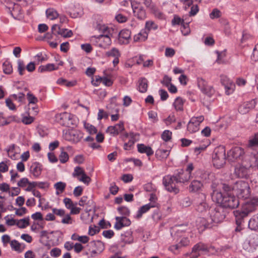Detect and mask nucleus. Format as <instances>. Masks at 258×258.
<instances>
[{"label": "nucleus", "mask_w": 258, "mask_h": 258, "mask_svg": "<svg viewBox=\"0 0 258 258\" xmlns=\"http://www.w3.org/2000/svg\"><path fill=\"white\" fill-rule=\"evenodd\" d=\"M158 26L152 21H147L145 25V29L147 32H149L152 29H157Z\"/></svg>", "instance_id": "nucleus-47"}, {"label": "nucleus", "mask_w": 258, "mask_h": 258, "mask_svg": "<svg viewBox=\"0 0 258 258\" xmlns=\"http://www.w3.org/2000/svg\"><path fill=\"white\" fill-rule=\"evenodd\" d=\"M172 133L169 130H166L162 134V139L165 142L169 141L171 139Z\"/></svg>", "instance_id": "nucleus-50"}, {"label": "nucleus", "mask_w": 258, "mask_h": 258, "mask_svg": "<svg viewBox=\"0 0 258 258\" xmlns=\"http://www.w3.org/2000/svg\"><path fill=\"white\" fill-rule=\"evenodd\" d=\"M203 186V183L199 180H193L189 186V190L191 192L199 191Z\"/></svg>", "instance_id": "nucleus-29"}, {"label": "nucleus", "mask_w": 258, "mask_h": 258, "mask_svg": "<svg viewBox=\"0 0 258 258\" xmlns=\"http://www.w3.org/2000/svg\"><path fill=\"white\" fill-rule=\"evenodd\" d=\"M131 37V32L128 30H122L119 34V40L123 43H127Z\"/></svg>", "instance_id": "nucleus-27"}, {"label": "nucleus", "mask_w": 258, "mask_h": 258, "mask_svg": "<svg viewBox=\"0 0 258 258\" xmlns=\"http://www.w3.org/2000/svg\"><path fill=\"white\" fill-rule=\"evenodd\" d=\"M148 32L146 29L142 30L139 33L134 35V41L135 42H143L147 40Z\"/></svg>", "instance_id": "nucleus-24"}, {"label": "nucleus", "mask_w": 258, "mask_h": 258, "mask_svg": "<svg viewBox=\"0 0 258 258\" xmlns=\"http://www.w3.org/2000/svg\"><path fill=\"white\" fill-rule=\"evenodd\" d=\"M3 71L6 74H10L13 72L12 64L6 60L3 63Z\"/></svg>", "instance_id": "nucleus-42"}, {"label": "nucleus", "mask_w": 258, "mask_h": 258, "mask_svg": "<svg viewBox=\"0 0 258 258\" xmlns=\"http://www.w3.org/2000/svg\"><path fill=\"white\" fill-rule=\"evenodd\" d=\"M137 148L139 152L140 153H145L148 156H150L154 153L153 150L150 147L145 146L143 144H138Z\"/></svg>", "instance_id": "nucleus-25"}, {"label": "nucleus", "mask_w": 258, "mask_h": 258, "mask_svg": "<svg viewBox=\"0 0 258 258\" xmlns=\"http://www.w3.org/2000/svg\"><path fill=\"white\" fill-rule=\"evenodd\" d=\"M83 137L82 133L78 130H71L66 133L64 138L73 143H78Z\"/></svg>", "instance_id": "nucleus-13"}, {"label": "nucleus", "mask_w": 258, "mask_h": 258, "mask_svg": "<svg viewBox=\"0 0 258 258\" xmlns=\"http://www.w3.org/2000/svg\"><path fill=\"white\" fill-rule=\"evenodd\" d=\"M25 66L23 61L18 60V70L20 75H23V72L25 70Z\"/></svg>", "instance_id": "nucleus-58"}, {"label": "nucleus", "mask_w": 258, "mask_h": 258, "mask_svg": "<svg viewBox=\"0 0 258 258\" xmlns=\"http://www.w3.org/2000/svg\"><path fill=\"white\" fill-rule=\"evenodd\" d=\"M11 247L16 251H21V244L16 240H13L11 241Z\"/></svg>", "instance_id": "nucleus-56"}, {"label": "nucleus", "mask_w": 258, "mask_h": 258, "mask_svg": "<svg viewBox=\"0 0 258 258\" xmlns=\"http://www.w3.org/2000/svg\"><path fill=\"white\" fill-rule=\"evenodd\" d=\"M29 217L17 220L16 225L20 228H25L30 225Z\"/></svg>", "instance_id": "nucleus-38"}, {"label": "nucleus", "mask_w": 258, "mask_h": 258, "mask_svg": "<svg viewBox=\"0 0 258 258\" xmlns=\"http://www.w3.org/2000/svg\"><path fill=\"white\" fill-rule=\"evenodd\" d=\"M250 166L256 167L258 165V153L254 152L249 155Z\"/></svg>", "instance_id": "nucleus-35"}, {"label": "nucleus", "mask_w": 258, "mask_h": 258, "mask_svg": "<svg viewBox=\"0 0 258 258\" xmlns=\"http://www.w3.org/2000/svg\"><path fill=\"white\" fill-rule=\"evenodd\" d=\"M177 183H178L177 176L168 175L163 177V183L168 191L178 193L179 190L176 186Z\"/></svg>", "instance_id": "nucleus-5"}, {"label": "nucleus", "mask_w": 258, "mask_h": 258, "mask_svg": "<svg viewBox=\"0 0 258 258\" xmlns=\"http://www.w3.org/2000/svg\"><path fill=\"white\" fill-rule=\"evenodd\" d=\"M78 179L79 181L83 182L85 184H88L90 181L91 178L88 175L86 174V173H84L80 177H78Z\"/></svg>", "instance_id": "nucleus-62"}, {"label": "nucleus", "mask_w": 258, "mask_h": 258, "mask_svg": "<svg viewBox=\"0 0 258 258\" xmlns=\"http://www.w3.org/2000/svg\"><path fill=\"white\" fill-rule=\"evenodd\" d=\"M79 205L83 207L86 206L87 208H89L88 209L89 211H91V208H93L95 207L94 203L91 197H82L79 202Z\"/></svg>", "instance_id": "nucleus-18"}, {"label": "nucleus", "mask_w": 258, "mask_h": 258, "mask_svg": "<svg viewBox=\"0 0 258 258\" xmlns=\"http://www.w3.org/2000/svg\"><path fill=\"white\" fill-rule=\"evenodd\" d=\"M209 208L208 204L206 203L205 201H203L202 202L197 203V205L196 206V210L197 211L200 213H203L204 212L206 211Z\"/></svg>", "instance_id": "nucleus-40"}, {"label": "nucleus", "mask_w": 258, "mask_h": 258, "mask_svg": "<svg viewBox=\"0 0 258 258\" xmlns=\"http://www.w3.org/2000/svg\"><path fill=\"white\" fill-rule=\"evenodd\" d=\"M123 130V123L122 122H119L115 125L108 126L106 132L112 136H117Z\"/></svg>", "instance_id": "nucleus-17"}, {"label": "nucleus", "mask_w": 258, "mask_h": 258, "mask_svg": "<svg viewBox=\"0 0 258 258\" xmlns=\"http://www.w3.org/2000/svg\"><path fill=\"white\" fill-rule=\"evenodd\" d=\"M15 148V145L14 144L10 145L8 149H6V151L10 157L12 159H15L16 158V155L14 153V150Z\"/></svg>", "instance_id": "nucleus-48"}, {"label": "nucleus", "mask_w": 258, "mask_h": 258, "mask_svg": "<svg viewBox=\"0 0 258 258\" xmlns=\"http://www.w3.org/2000/svg\"><path fill=\"white\" fill-rule=\"evenodd\" d=\"M116 222L114 225V227L117 230H119L123 227H125L120 217H116L115 218Z\"/></svg>", "instance_id": "nucleus-54"}, {"label": "nucleus", "mask_w": 258, "mask_h": 258, "mask_svg": "<svg viewBox=\"0 0 258 258\" xmlns=\"http://www.w3.org/2000/svg\"><path fill=\"white\" fill-rule=\"evenodd\" d=\"M84 170L80 166H77L75 168L74 172L73 173L74 177H79L85 173Z\"/></svg>", "instance_id": "nucleus-55"}, {"label": "nucleus", "mask_w": 258, "mask_h": 258, "mask_svg": "<svg viewBox=\"0 0 258 258\" xmlns=\"http://www.w3.org/2000/svg\"><path fill=\"white\" fill-rule=\"evenodd\" d=\"M233 190L239 198L246 199L250 195L248 184L244 181L236 182L233 187Z\"/></svg>", "instance_id": "nucleus-4"}, {"label": "nucleus", "mask_w": 258, "mask_h": 258, "mask_svg": "<svg viewBox=\"0 0 258 258\" xmlns=\"http://www.w3.org/2000/svg\"><path fill=\"white\" fill-rule=\"evenodd\" d=\"M55 119L57 122L63 126L71 127L74 124L72 115L67 112L56 114Z\"/></svg>", "instance_id": "nucleus-6"}, {"label": "nucleus", "mask_w": 258, "mask_h": 258, "mask_svg": "<svg viewBox=\"0 0 258 258\" xmlns=\"http://www.w3.org/2000/svg\"><path fill=\"white\" fill-rule=\"evenodd\" d=\"M31 173L35 177H38L41 173V165L37 162L32 164L30 167Z\"/></svg>", "instance_id": "nucleus-26"}, {"label": "nucleus", "mask_w": 258, "mask_h": 258, "mask_svg": "<svg viewBox=\"0 0 258 258\" xmlns=\"http://www.w3.org/2000/svg\"><path fill=\"white\" fill-rule=\"evenodd\" d=\"M198 86L202 92L208 97H211L215 93L213 86L208 85L207 82L202 78L198 79Z\"/></svg>", "instance_id": "nucleus-10"}, {"label": "nucleus", "mask_w": 258, "mask_h": 258, "mask_svg": "<svg viewBox=\"0 0 258 258\" xmlns=\"http://www.w3.org/2000/svg\"><path fill=\"white\" fill-rule=\"evenodd\" d=\"M233 214L235 218L236 223L238 226L242 225L244 222V219L247 216L246 214L240 209L234 211Z\"/></svg>", "instance_id": "nucleus-21"}, {"label": "nucleus", "mask_w": 258, "mask_h": 258, "mask_svg": "<svg viewBox=\"0 0 258 258\" xmlns=\"http://www.w3.org/2000/svg\"><path fill=\"white\" fill-rule=\"evenodd\" d=\"M5 3L11 15L16 19H20L22 18V7L28 5L27 0H5Z\"/></svg>", "instance_id": "nucleus-2"}, {"label": "nucleus", "mask_w": 258, "mask_h": 258, "mask_svg": "<svg viewBox=\"0 0 258 258\" xmlns=\"http://www.w3.org/2000/svg\"><path fill=\"white\" fill-rule=\"evenodd\" d=\"M211 197L214 202L222 205L225 197V194H222L221 192L217 189H213Z\"/></svg>", "instance_id": "nucleus-22"}, {"label": "nucleus", "mask_w": 258, "mask_h": 258, "mask_svg": "<svg viewBox=\"0 0 258 258\" xmlns=\"http://www.w3.org/2000/svg\"><path fill=\"white\" fill-rule=\"evenodd\" d=\"M112 36L99 35L96 37V42L99 47L104 49L108 48L111 44V37Z\"/></svg>", "instance_id": "nucleus-15"}, {"label": "nucleus", "mask_w": 258, "mask_h": 258, "mask_svg": "<svg viewBox=\"0 0 258 258\" xmlns=\"http://www.w3.org/2000/svg\"><path fill=\"white\" fill-rule=\"evenodd\" d=\"M46 15L47 19L53 20L58 18L59 15L57 12L53 9L49 8L46 11Z\"/></svg>", "instance_id": "nucleus-32"}, {"label": "nucleus", "mask_w": 258, "mask_h": 258, "mask_svg": "<svg viewBox=\"0 0 258 258\" xmlns=\"http://www.w3.org/2000/svg\"><path fill=\"white\" fill-rule=\"evenodd\" d=\"M105 55L107 57H111L114 58L112 62L115 67L119 63V58L121 54L118 49L114 47L110 50L106 52Z\"/></svg>", "instance_id": "nucleus-16"}, {"label": "nucleus", "mask_w": 258, "mask_h": 258, "mask_svg": "<svg viewBox=\"0 0 258 258\" xmlns=\"http://www.w3.org/2000/svg\"><path fill=\"white\" fill-rule=\"evenodd\" d=\"M158 205L159 204L158 203H155L154 202L150 203L142 206L138 211V214L136 216L137 218L139 219L141 218L143 214L146 213L152 208L158 207Z\"/></svg>", "instance_id": "nucleus-20"}, {"label": "nucleus", "mask_w": 258, "mask_h": 258, "mask_svg": "<svg viewBox=\"0 0 258 258\" xmlns=\"http://www.w3.org/2000/svg\"><path fill=\"white\" fill-rule=\"evenodd\" d=\"M139 90L142 93H145L147 91L148 88V81L145 78H142L139 81L138 86Z\"/></svg>", "instance_id": "nucleus-37"}, {"label": "nucleus", "mask_w": 258, "mask_h": 258, "mask_svg": "<svg viewBox=\"0 0 258 258\" xmlns=\"http://www.w3.org/2000/svg\"><path fill=\"white\" fill-rule=\"evenodd\" d=\"M135 135L133 133L130 134V140L127 143H125L124 144V149L125 150H129L131 149L132 146L134 145L136 140L135 139Z\"/></svg>", "instance_id": "nucleus-33"}, {"label": "nucleus", "mask_w": 258, "mask_h": 258, "mask_svg": "<svg viewBox=\"0 0 258 258\" xmlns=\"http://www.w3.org/2000/svg\"><path fill=\"white\" fill-rule=\"evenodd\" d=\"M84 126L87 131L91 134L97 133V130L95 126L89 123H85Z\"/></svg>", "instance_id": "nucleus-52"}, {"label": "nucleus", "mask_w": 258, "mask_h": 258, "mask_svg": "<svg viewBox=\"0 0 258 258\" xmlns=\"http://www.w3.org/2000/svg\"><path fill=\"white\" fill-rule=\"evenodd\" d=\"M248 227L253 230H258V213L249 220Z\"/></svg>", "instance_id": "nucleus-30"}, {"label": "nucleus", "mask_w": 258, "mask_h": 258, "mask_svg": "<svg viewBox=\"0 0 258 258\" xmlns=\"http://www.w3.org/2000/svg\"><path fill=\"white\" fill-rule=\"evenodd\" d=\"M248 146L251 147L258 146V133L255 135L253 138L249 140Z\"/></svg>", "instance_id": "nucleus-51"}, {"label": "nucleus", "mask_w": 258, "mask_h": 258, "mask_svg": "<svg viewBox=\"0 0 258 258\" xmlns=\"http://www.w3.org/2000/svg\"><path fill=\"white\" fill-rule=\"evenodd\" d=\"M184 101L180 97H177L175 100L173 105L177 111L183 110Z\"/></svg>", "instance_id": "nucleus-39"}, {"label": "nucleus", "mask_w": 258, "mask_h": 258, "mask_svg": "<svg viewBox=\"0 0 258 258\" xmlns=\"http://www.w3.org/2000/svg\"><path fill=\"white\" fill-rule=\"evenodd\" d=\"M102 34L100 35L112 36L114 29L111 27H109L104 24H98L96 27Z\"/></svg>", "instance_id": "nucleus-19"}, {"label": "nucleus", "mask_w": 258, "mask_h": 258, "mask_svg": "<svg viewBox=\"0 0 258 258\" xmlns=\"http://www.w3.org/2000/svg\"><path fill=\"white\" fill-rule=\"evenodd\" d=\"M29 183V180L27 178L24 177L21 179L18 182V186L21 187H25Z\"/></svg>", "instance_id": "nucleus-64"}, {"label": "nucleus", "mask_w": 258, "mask_h": 258, "mask_svg": "<svg viewBox=\"0 0 258 258\" xmlns=\"http://www.w3.org/2000/svg\"><path fill=\"white\" fill-rule=\"evenodd\" d=\"M217 54L218 55L217 59L216 60V62L218 63H224V61L223 60V58L225 56L226 54L225 52H219L217 51Z\"/></svg>", "instance_id": "nucleus-61"}, {"label": "nucleus", "mask_w": 258, "mask_h": 258, "mask_svg": "<svg viewBox=\"0 0 258 258\" xmlns=\"http://www.w3.org/2000/svg\"><path fill=\"white\" fill-rule=\"evenodd\" d=\"M213 163L217 168H221L226 163V150L223 146L216 148L213 154Z\"/></svg>", "instance_id": "nucleus-3"}, {"label": "nucleus", "mask_w": 258, "mask_h": 258, "mask_svg": "<svg viewBox=\"0 0 258 258\" xmlns=\"http://www.w3.org/2000/svg\"><path fill=\"white\" fill-rule=\"evenodd\" d=\"M204 120V116L192 117L188 122L187 125V130L190 133L198 132L200 129V125Z\"/></svg>", "instance_id": "nucleus-7"}, {"label": "nucleus", "mask_w": 258, "mask_h": 258, "mask_svg": "<svg viewBox=\"0 0 258 258\" xmlns=\"http://www.w3.org/2000/svg\"><path fill=\"white\" fill-rule=\"evenodd\" d=\"M240 210L248 216L250 213L254 212L256 208L250 200L249 202L243 205Z\"/></svg>", "instance_id": "nucleus-23"}, {"label": "nucleus", "mask_w": 258, "mask_h": 258, "mask_svg": "<svg viewBox=\"0 0 258 258\" xmlns=\"http://www.w3.org/2000/svg\"><path fill=\"white\" fill-rule=\"evenodd\" d=\"M244 154V151L242 148L239 147H235L228 152V158L230 161L234 162L236 160L242 159Z\"/></svg>", "instance_id": "nucleus-9"}, {"label": "nucleus", "mask_w": 258, "mask_h": 258, "mask_svg": "<svg viewBox=\"0 0 258 258\" xmlns=\"http://www.w3.org/2000/svg\"><path fill=\"white\" fill-rule=\"evenodd\" d=\"M56 34L60 35L63 37H70L73 35V32L71 30H69L67 29H61L60 26H58V30Z\"/></svg>", "instance_id": "nucleus-34"}, {"label": "nucleus", "mask_w": 258, "mask_h": 258, "mask_svg": "<svg viewBox=\"0 0 258 258\" xmlns=\"http://www.w3.org/2000/svg\"><path fill=\"white\" fill-rule=\"evenodd\" d=\"M66 207L68 209H71L75 204H74L72 200L68 198H65L63 200Z\"/></svg>", "instance_id": "nucleus-57"}, {"label": "nucleus", "mask_w": 258, "mask_h": 258, "mask_svg": "<svg viewBox=\"0 0 258 258\" xmlns=\"http://www.w3.org/2000/svg\"><path fill=\"white\" fill-rule=\"evenodd\" d=\"M256 104V102L254 99L244 102L239 106L238 111L240 114H245L250 110L253 109L255 107Z\"/></svg>", "instance_id": "nucleus-14"}, {"label": "nucleus", "mask_w": 258, "mask_h": 258, "mask_svg": "<svg viewBox=\"0 0 258 258\" xmlns=\"http://www.w3.org/2000/svg\"><path fill=\"white\" fill-rule=\"evenodd\" d=\"M225 217L223 209L221 208H217L211 210L210 218L208 220L204 218H200L197 222L201 223V226L204 228H211L215 225V224L223 221Z\"/></svg>", "instance_id": "nucleus-1"}, {"label": "nucleus", "mask_w": 258, "mask_h": 258, "mask_svg": "<svg viewBox=\"0 0 258 258\" xmlns=\"http://www.w3.org/2000/svg\"><path fill=\"white\" fill-rule=\"evenodd\" d=\"M54 186L56 189V194L58 195L59 192H62L66 186V184L64 182L59 181L54 184Z\"/></svg>", "instance_id": "nucleus-43"}, {"label": "nucleus", "mask_w": 258, "mask_h": 258, "mask_svg": "<svg viewBox=\"0 0 258 258\" xmlns=\"http://www.w3.org/2000/svg\"><path fill=\"white\" fill-rule=\"evenodd\" d=\"M239 201L237 198L228 193L225 194V197L222 206L225 208L234 209L239 205Z\"/></svg>", "instance_id": "nucleus-8"}, {"label": "nucleus", "mask_w": 258, "mask_h": 258, "mask_svg": "<svg viewBox=\"0 0 258 258\" xmlns=\"http://www.w3.org/2000/svg\"><path fill=\"white\" fill-rule=\"evenodd\" d=\"M151 12L154 15V16L159 19H164L165 15L164 14L155 6L151 10Z\"/></svg>", "instance_id": "nucleus-41"}, {"label": "nucleus", "mask_w": 258, "mask_h": 258, "mask_svg": "<svg viewBox=\"0 0 258 258\" xmlns=\"http://www.w3.org/2000/svg\"><path fill=\"white\" fill-rule=\"evenodd\" d=\"M131 6L135 17L140 20H143L146 18V11L141 6L140 2H133L131 3Z\"/></svg>", "instance_id": "nucleus-11"}, {"label": "nucleus", "mask_w": 258, "mask_h": 258, "mask_svg": "<svg viewBox=\"0 0 258 258\" xmlns=\"http://www.w3.org/2000/svg\"><path fill=\"white\" fill-rule=\"evenodd\" d=\"M70 15L72 18H77L80 17L82 14V10L80 8H75L71 10L69 12Z\"/></svg>", "instance_id": "nucleus-45"}, {"label": "nucleus", "mask_w": 258, "mask_h": 258, "mask_svg": "<svg viewBox=\"0 0 258 258\" xmlns=\"http://www.w3.org/2000/svg\"><path fill=\"white\" fill-rule=\"evenodd\" d=\"M190 241L187 237L182 238L179 243H178L180 247L181 248L184 246H186L189 245Z\"/></svg>", "instance_id": "nucleus-60"}, {"label": "nucleus", "mask_w": 258, "mask_h": 258, "mask_svg": "<svg viewBox=\"0 0 258 258\" xmlns=\"http://www.w3.org/2000/svg\"><path fill=\"white\" fill-rule=\"evenodd\" d=\"M58 69V67H56L53 63H48L46 65L41 66L38 68V71L42 73L44 72H50L53 70H56Z\"/></svg>", "instance_id": "nucleus-31"}, {"label": "nucleus", "mask_w": 258, "mask_h": 258, "mask_svg": "<svg viewBox=\"0 0 258 258\" xmlns=\"http://www.w3.org/2000/svg\"><path fill=\"white\" fill-rule=\"evenodd\" d=\"M206 250H207V245L203 243L199 242L192 247L191 252L189 254V258H198L200 256V251L206 253Z\"/></svg>", "instance_id": "nucleus-12"}, {"label": "nucleus", "mask_w": 258, "mask_h": 258, "mask_svg": "<svg viewBox=\"0 0 258 258\" xmlns=\"http://www.w3.org/2000/svg\"><path fill=\"white\" fill-rule=\"evenodd\" d=\"M169 155V151L160 149L156 151V156L160 159H166Z\"/></svg>", "instance_id": "nucleus-36"}, {"label": "nucleus", "mask_w": 258, "mask_h": 258, "mask_svg": "<svg viewBox=\"0 0 258 258\" xmlns=\"http://www.w3.org/2000/svg\"><path fill=\"white\" fill-rule=\"evenodd\" d=\"M177 176V180L178 182H182L188 181L190 177L191 174L189 172H179V173L176 176Z\"/></svg>", "instance_id": "nucleus-28"}, {"label": "nucleus", "mask_w": 258, "mask_h": 258, "mask_svg": "<svg viewBox=\"0 0 258 258\" xmlns=\"http://www.w3.org/2000/svg\"><path fill=\"white\" fill-rule=\"evenodd\" d=\"M59 159L61 163H64L69 160V155L68 153L64 151H61L59 156Z\"/></svg>", "instance_id": "nucleus-53"}, {"label": "nucleus", "mask_w": 258, "mask_h": 258, "mask_svg": "<svg viewBox=\"0 0 258 258\" xmlns=\"http://www.w3.org/2000/svg\"><path fill=\"white\" fill-rule=\"evenodd\" d=\"M225 89V93L226 95H229L232 94L235 89V84L233 82L229 83L228 84L224 86Z\"/></svg>", "instance_id": "nucleus-46"}, {"label": "nucleus", "mask_w": 258, "mask_h": 258, "mask_svg": "<svg viewBox=\"0 0 258 258\" xmlns=\"http://www.w3.org/2000/svg\"><path fill=\"white\" fill-rule=\"evenodd\" d=\"M175 53V50L172 48L167 47L165 49V55L166 57H171Z\"/></svg>", "instance_id": "nucleus-63"}, {"label": "nucleus", "mask_w": 258, "mask_h": 258, "mask_svg": "<svg viewBox=\"0 0 258 258\" xmlns=\"http://www.w3.org/2000/svg\"><path fill=\"white\" fill-rule=\"evenodd\" d=\"M72 239L74 240H78L83 243H86L88 242L89 240V238L87 236H79L76 234L72 235Z\"/></svg>", "instance_id": "nucleus-44"}, {"label": "nucleus", "mask_w": 258, "mask_h": 258, "mask_svg": "<svg viewBox=\"0 0 258 258\" xmlns=\"http://www.w3.org/2000/svg\"><path fill=\"white\" fill-rule=\"evenodd\" d=\"M221 16V13L217 9H214L213 10L212 12L210 14V17L212 19H214L215 18H219Z\"/></svg>", "instance_id": "nucleus-49"}, {"label": "nucleus", "mask_w": 258, "mask_h": 258, "mask_svg": "<svg viewBox=\"0 0 258 258\" xmlns=\"http://www.w3.org/2000/svg\"><path fill=\"white\" fill-rule=\"evenodd\" d=\"M27 96L30 104H36L38 101V99L31 93H28Z\"/></svg>", "instance_id": "nucleus-59"}]
</instances>
